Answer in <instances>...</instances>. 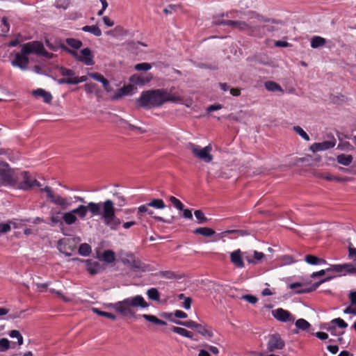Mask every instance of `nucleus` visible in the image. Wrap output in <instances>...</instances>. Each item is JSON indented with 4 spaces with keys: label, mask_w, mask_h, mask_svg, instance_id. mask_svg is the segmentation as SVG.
Masks as SVG:
<instances>
[{
    "label": "nucleus",
    "mask_w": 356,
    "mask_h": 356,
    "mask_svg": "<svg viewBox=\"0 0 356 356\" xmlns=\"http://www.w3.org/2000/svg\"><path fill=\"white\" fill-rule=\"evenodd\" d=\"M23 181L21 183V188L28 190L33 186L40 187V183L34 177H31L29 172H23Z\"/></svg>",
    "instance_id": "nucleus-17"
},
{
    "label": "nucleus",
    "mask_w": 356,
    "mask_h": 356,
    "mask_svg": "<svg viewBox=\"0 0 356 356\" xmlns=\"http://www.w3.org/2000/svg\"><path fill=\"white\" fill-rule=\"evenodd\" d=\"M275 46L277 47H291V44L286 41L277 40L275 42Z\"/></svg>",
    "instance_id": "nucleus-64"
},
{
    "label": "nucleus",
    "mask_w": 356,
    "mask_h": 356,
    "mask_svg": "<svg viewBox=\"0 0 356 356\" xmlns=\"http://www.w3.org/2000/svg\"><path fill=\"white\" fill-rule=\"evenodd\" d=\"M65 42L74 49H79L83 46V42L80 40L72 38H66Z\"/></svg>",
    "instance_id": "nucleus-38"
},
{
    "label": "nucleus",
    "mask_w": 356,
    "mask_h": 356,
    "mask_svg": "<svg viewBox=\"0 0 356 356\" xmlns=\"http://www.w3.org/2000/svg\"><path fill=\"white\" fill-rule=\"evenodd\" d=\"M134 68L138 71H147L152 68V65L148 63H141L136 64Z\"/></svg>",
    "instance_id": "nucleus-53"
},
{
    "label": "nucleus",
    "mask_w": 356,
    "mask_h": 356,
    "mask_svg": "<svg viewBox=\"0 0 356 356\" xmlns=\"http://www.w3.org/2000/svg\"><path fill=\"white\" fill-rule=\"evenodd\" d=\"M337 326L339 328H346L348 327V324L342 318H337L332 320L330 323H324L321 326V328L329 332H332V330Z\"/></svg>",
    "instance_id": "nucleus-19"
},
{
    "label": "nucleus",
    "mask_w": 356,
    "mask_h": 356,
    "mask_svg": "<svg viewBox=\"0 0 356 356\" xmlns=\"http://www.w3.org/2000/svg\"><path fill=\"white\" fill-rule=\"evenodd\" d=\"M293 130L305 140L309 141L310 140L308 134L300 126L293 127Z\"/></svg>",
    "instance_id": "nucleus-46"
},
{
    "label": "nucleus",
    "mask_w": 356,
    "mask_h": 356,
    "mask_svg": "<svg viewBox=\"0 0 356 356\" xmlns=\"http://www.w3.org/2000/svg\"><path fill=\"white\" fill-rule=\"evenodd\" d=\"M326 43V40L321 36H314L311 40V47L314 49L323 46Z\"/></svg>",
    "instance_id": "nucleus-32"
},
{
    "label": "nucleus",
    "mask_w": 356,
    "mask_h": 356,
    "mask_svg": "<svg viewBox=\"0 0 356 356\" xmlns=\"http://www.w3.org/2000/svg\"><path fill=\"white\" fill-rule=\"evenodd\" d=\"M183 97L172 93V90L155 89L143 91L136 100V105L140 108H152L161 106L166 102H181Z\"/></svg>",
    "instance_id": "nucleus-2"
},
{
    "label": "nucleus",
    "mask_w": 356,
    "mask_h": 356,
    "mask_svg": "<svg viewBox=\"0 0 356 356\" xmlns=\"http://www.w3.org/2000/svg\"><path fill=\"white\" fill-rule=\"evenodd\" d=\"M59 71H60V73L61 74V75H63V76H69L68 78L75 77L74 72L72 71V70L67 69L65 67H60Z\"/></svg>",
    "instance_id": "nucleus-48"
},
{
    "label": "nucleus",
    "mask_w": 356,
    "mask_h": 356,
    "mask_svg": "<svg viewBox=\"0 0 356 356\" xmlns=\"http://www.w3.org/2000/svg\"><path fill=\"white\" fill-rule=\"evenodd\" d=\"M284 341L280 335H270L267 343V349L269 352H275L284 348Z\"/></svg>",
    "instance_id": "nucleus-12"
},
{
    "label": "nucleus",
    "mask_w": 356,
    "mask_h": 356,
    "mask_svg": "<svg viewBox=\"0 0 356 356\" xmlns=\"http://www.w3.org/2000/svg\"><path fill=\"white\" fill-rule=\"evenodd\" d=\"M42 192L46 193L47 197L54 204L60 207L63 209H66L71 206V203L68 200L59 195H54L51 187L46 186L41 188Z\"/></svg>",
    "instance_id": "nucleus-10"
},
{
    "label": "nucleus",
    "mask_w": 356,
    "mask_h": 356,
    "mask_svg": "<svg viewBox=\"0 0 356 356\" xmlns=\"http://www.w3.org/2000/svg\"><path fill=\"white\" fill-rule=\"evenodd\" d=\"M10 25L6 17H3L1 19V31L3 33H7L9 31Z\"/></svg>",
    "instance_id": "nucleus-54"
},
{
    "label": "nucleus",
    "mask_w": 356,
    "mask_h": 356,
    "mask_svg": "<svg viewBox=\"0 0 356 356\" xmlns=\"http://www.w3.org/2000/svg\"><path fill=\"white\" fill-rule=\"evenodd\" d=\"M11 229L10 222H2L0 223V234H6Z\"/></svg>",
    "instance_id": "nucleus-58"
},
{
    "label": "nucleus",
    "mask_w": 356,
    "mask_h": 356,
    "mask_svg": "<svg viewBox=\"0 0 356 356\" xmlns=\"http://www.w3.org/2000/svg\"><path fill=\"white\" fill-rule=\"evenodd\" d=\"M117 123L123 129L130 130V131H137L140 134H144L146 132L145 129H143V128L140 127H137L136 125H134L131 123H129L126 120L119 118V119L117 121Z\"/></svg>",
    "instance_id": "nucleus-21"
},
{
    "label": "nucleus",
    "mask_w": 356,
    "mask_h": 356,
    "mask_svg": "<svg viewBox=\"0 0 356 356\" xmlns=\"http://www.w3.org/2000/svg\"><path fill=\"white\" fill-rule=\"evenodd\" d=\"M248 16L247 21H238V20H227L226 26H231L233 29H236L240 31L245 32L248 35L251 36L252 19H256L258 23L261 22H274L273 19H268L257 12L250 10L248 13H244Z\"/></svg>",
    "instance_id": "nucleus-3"
},
{
    "label": "nucleus",
    "mask_w": 356,
    "mask_h": 356,
    "mask_svg": "<svg viewBox=\"0 0 356 356\" xmlns=\"http://www.w3.org/2000/svg\"><path fill=\"white\" fill-rule=\"evenodd\" d=\"M173 322L177 325H184L194 330L198 334H212V328L206 323H197L193 321H181L175 320Z\"/></svg>",
    "instance_id": "nucleus-9"
},
{
    "label": "nucleus",
    "mask_w": 356,
    "mask_h": 356,
    "mask_svg": "<svg viewBox=\"0 0 356 356\" xmlns=\"http://www.w3.org/2000/svg\"><path fill=\"white\" fill-rule=\"evenodd\" d=\"M102 259L108 264L113 263L115 259V252L111 250H105L102 255Z\"/></svg>",
    "instance_id": "nucleus-34"
},
{
    "label": "nucleus",
    "mask_w": 356,
    "mask_h": 356,
    "mask_svg": "<svg viewBox=\"0 0 356 356\" xmlns=\"http://www.w3.org/2000/svg\"><path fill=\"white\" fill-rule=\"evenodd\" d=\"M142 316L146 321H147L154 325H161V326L166 325V323L164 321L158 318L156 316H155L154 315L143 314Z\"/></svg>",
    "instance_id": "nucleus-31"
},
{
    "label": "nucleus",
    "mask_w": 356,
    "mask_h": 356,
    "mask_svg": "<svg viewBox=\"0 0 356 356\" xmlns=\"http://www.w3.org/2000/svg\"><path fill=\"white\" fill-rule=\"evenodd\" d=\"M334 336L336 338L335 339H329V342H336L341 345L346 343L343 338L341 335H334Z\"/></svg>",
    "instance_id": "nucleus-63"
},
{
    "label": "nucleus",
    "mask_w": 356,
    "mask_h": 356,
    "mask_svg": "<svg viewBox=\"0 0 356 356\" xmlns=\"http://www.w3.org/2000/svg\"><path fill=\"white\" fill-rule=\"evenodd\" d=\"M265 88H266V90H268V91H271V92H276V91H279L281 92H284L283 89L278 83H277L274 81H266L265 83Z\"/></svg>",
    "instance_id": "nucleus-33"
},
{
    "label": "nucleus",
    "mask_w": 356,
    "mask_h": 356,
    "mask_svg": "<svg viewBox=\"0 0 356 356\" xmlns=\"http://www.w3.org/2000/svg\"><path fill=\"white\" fill-rule=\"evenodd\" d=\"M133 90V86L129 85L127 86H124L118 90V94H116L114 97V99H118L121 97L123 95H126L129 94Z\"/></svg>",
    "instance_id": "nucleus-43"
},
{
    "label": "nucleus",
    "mask_w": 356,
    "mask_h": 356,
    "mask_svg": "<svg viewBox=\"0 0 356 356\" xmlns=\"http://www.w3.org/2000/svg\"><path fill=\"white\" fill-rule=\"evenodd\" d=\"M148 205L151 207H154L157 209H163L165 207V204L161 199H153L152 201L148 202Z\"/></svg>",
    "instance_id": "nucleus-42"
},
{
    "label": "nucleus",
    "mask_w": 356,
    "mask_h": 356,
    "mask_svg": "<svg viewBox=\"0 0 356 356\" xmlns=\"http://www.w3.org/2000/svg\"><path fill=\"white\" fill-rule=\"evenodd\" d=\"M335 276L327 277L325 279L320 280L319 282L314 283L311 287L305 288L301 290L297 291V293H309L311 291H315L321 284H323L325 282L330 281L331 279H332Z\"/></svg>",
    "instance_id": "nucleus-26"
},
{
    "label": "nucleus",
    "mask_w": 356,
    "mask_h": 356,
    "mask_svg": "<svg viewBox=\"0 0 356 356\" xmlns=\"http://www.w3.org/2000/svg\"><path fill=\"white\" fill-rule=\"evenodd\" d=\"M32 44L37 49V51H34V54L38 56H42L47 58H52L54 57V54L52 53H49L44 49L43 44L40 41H32Z\"/></svg>",
    "instance_id": "nucleus-22"
},
{
    "label": "nucleus",
    "mask_w": 356,
    "mask_h": 356,
    "mask_svg": "<svg viewBox=\"0 0 356 356\" xmlns=\"http://www.w3.org/2000/svg\"><path fill=\"white\" fill-rule=\"evenodd\" d=\"M33 94L35 97H42L45 103H50L52 100V95H51V93L47 91H45L42 88H38L37 90H33Z\"/></svg>",
    "instance_id": "nucleus-25"
},
{
    "label": "nucleus",
    "mask_w": 356,
    "mask_h": 356,
    "mask_svg": "<svg viewBox=\"0 0 356 356\" xmlns=\"http://www.w3.org/2000/svg\"><path fill=\"white\" fill-rule=\"evenodd\" d=\"M63 214L60 211L53 213L51 216V222L53 225L62 224V217L60 215Z\"/></svg>",
    "instance_id": "nucleus-50"
},
{
    "label": "nucleus",
    "mask_w": 356,
    "mask_h": 356,
    "mask_svg": "<svg viewBox=\"0 0 356 356\" xmlns=\"http://www.w3.org/2000/svg\"><path fill=\"white\" fill-rule=\"evenodd\" d=\"M305 261L311 265H318L321 264H325L326 261L323 259L317 257L312 254H307L305 257Z\"/></svg>",
    "instance_id": "nucleus-30"
},
{
    "label": "nucleus",
    "mask_w": 356,
    "mask_h": 356,
    "mask_svg": "<svg viewBox=\"0 0 356 356\" xmlns=\"http://www.w3.org/2000/svg\"><path fill=\"white\" fill-rule=\"evenodd\" d=\"M147 295L150 300L154 301H159L160 300V293L156 288H151L148 289Z\"/></svg>",
    "instance_id": "nucleus-41"
},
{
    "label": "nucleus",
    "mask_w": 356,
    "mask_h": 356,
    "mask_svg": "<svg viewBox=\"0 0 356 356\" xmlns=\"http://www.w3.org/2000/svg\"><path fill=\"white\" fill-rule=\"evenodd\" d=\"M37 51V49L32 44V42L25 43L22 45V49L15 56V59L11 61L13 67H17L22 70L28 69L29 58L28 56Z\"/></svg>",
    "instance_id": "nucleus-5"
},
{
    "label": "nucleus",
    "mask_w": 356,
    "mask_h": 356,
    "mask_svg": "<svg viewBox=\"0 0 356 356\" xmlns=\"http://www.w3.org/2000/svg\"><path fill=\"white\" fill-rule=\"evenodd\" d=\"M88 76L100 83H102L103 81H104V79H106L103 75L97 72L88 73Z\"/></svg>",
    "instance_id": "nucleus-57"
},
{
    "label": "nucleus",
    "mask_w": 356,
    "mask_h": 356,
    "mask_svg": "<svg viewBox=\"0 0 356 356\" xmlns=\"http://www.w3.org/2000/svg\"><path fill=\"white\" fill-rule=\"evenodd\" d=\"M269 19L275 22L258 23L256 19H252V27L254 28H252V30H254V31H252V32H251V36L262 38L264 37L267 32L272 33L274 31H277L280 29L277 25L281 24L282 22L273 18Z\"/></svg>",
    "instance_id": "nucleus-6"
},
{
    "label": "nucleus",
    "mask_w": 356,
    "mask_h": 356,
    "mask_svg": "<svg viewBox=\"0 0 356 356\" xmlns=\"http://www.w3.org/2000/svg\"><path fill=\"white\" fill-rule=\"evenodd\" d=\"M231 262L238 268H243L245 264L243 260L242 251L240 249L236 250L230 253Z\"/></svg>",
    "instance_id": "nucleus-20"
},
{
    "label": "nucleus",
    "mask_w": 356,
    "mask_h": 356,
    "mask_svg": "<svg viewBox=\"0 0 356 356\" xmlns=\"http://www.w3.org/2000/svg\"><path fill=\"white\" fill-rule=\"evenodd\" d=\"M170 202L173 204V206L177 208L178 210H184V204L178 200L177 197L174 196H170L169 198Z\"/></svg>",
    "instance_id": "nucleus-49"
},
{
    "label": "nucleus",
    "mask_w": 356,
    "mask_h": 356,
    "mask_svg": "<svg viewBox=\"0 0 356 356\" xmlns=\"http://www.w3.org/2000/svg\"><path fill=\"white\" fill-rule=\"evenodd\" d=\"M113 195L115 198L117 204L119 207H123L126 204L125 197L122 195H121L120 193H114L113 194Z\"/></svg>",
    "instance_id": "nucleus-47"
},
{
    "label": "nucleus",
    "mask_w": 356,
    "mask_h": 356,
    "mask_svg": "<svg viewBox=\"0 0 356 356\" xmlns=\"http://www.w3.org/2000/svg\"><path fill=\"white\" fill-rule=\"evenodd\" d=\"M111 306L116 312L124 316H133L134 315V312L131 309V307L146 308L149 305L144 300L143 296H136L134 297L125 298L124 300L119 301L115 304H112Z\"/></svg>",
    "instance_id": "nucleus-4"
},
{
    "label": "nucleus",
    "mask_w": 356,
    "mask_h": 356,
    "mask_svg": "<svg viewBox=\"0 0 356 356\" xmlns=\"http://www.w3.org/2000/svg\"><path fill=\"white\" fill-rule=\"evenodd\" d=\"M264 257V254L260 252H257L254 250L253 252V257L252 259L255 260V264H257L259 261L262 259Z\"/></svg>",
    "instance_id": "nucleus-61"
},
{
    "label": "nucleus",
    "mask_w": 356,
    "mask_h": 356,
    "mask_svg": "<svg viewBox=\"0 0 356 356\" xmlns=\"http://www.w3.org/2000/svg\"><path fill=\"white\" fill-rule=\"evenodd\" d=\"M92 252L91 247L88 243H82L79 248V253L84 257L88 256Z\"/></svg>",
    "instance_id": "nucleus-40"
},
{
    "label": "nucleus",
    "mask_w": 356,
    "mask_h": 356,
    "mask_svg": "<svg viewBox=\"0 0 356 356\" xmlns=\"http://www.w3.org/2000/svg\"><path fill=\"white\" fill-rule=\"evenodd\" d=\"M85 90L87 93L92 94L95 93L97 95L99 93V88L98 86L95 83H87L84 85Z\"/></svg>",
    "instance_id": "nucleus-39"
},
{
    "label": "nucleus",
    "mask_w": 356,
    "mask_h": 356,
    "mask_svg": "<svg viewBox=\"0 0 356 356\" xmlns=\"http://www.w3.org/2000/svg\"><path fill=\"white\" fill-rule=\"evenodd\" d=\"M272 314L275 318L281 322H292L295 320L293 316L289 311L282 308L273 310Z\"/></svg>",
    "instance_id": "nucleus-16"
},
{
    "label": "nucleus",
    "mask_w": 356,
    "mask_h": 356,
    "mask_svg": "<svg viewBox=\"0 0 356 356\" xmlns=\"http://www.w3.org/2000/svg\"><path fill=\"white\" fill-rule=\"evenodd\" d=\"M348 257L356 262V248L351 246L348 247Z\"/></svg>",
    "instance_id": "nucleus-62"
},
{
    "label": "nucleus",
    "mask_w": 356,
    "mask_h": 356,
    "mask_svg": "<svg viewBox=\"0 0 356 356\" xmlns=\"http://www.w3.org/2000/svg\"><path fill=\"white\" fill-rule=\"evenodd\" d=\"M186 149L190 150L193 155L199 160L207 163L213 161V156L211 154L213 149L211 144L204 147H202L193 143H188L186 144Z\"/></svg>",
    "instance_id": "nucleus-7"
},
{
    "label": "nucleus",
    "mask_w": 356,
    "mask_h": 356,
    "mask_svg": "<svg viewBox=\"0 0 356 356\" xmlns=\"http://www.w3.org/2000/svg\"><path fill=\"white\" fill-rule=\"evenodd\" d=\"M67 53L70 54L77 61L81 62L86 65H93L95 64L93 55L91 50L86 47L81 50L80 54L73 49H67Z\"/></svg>",
    "instance_id": "nucleus-8"
},
{
    "label": "nucleus",
    "mask_w": 356,
    "mask_h": 356,
    "mask_svg": "<svg viewBox=\"0 0 356 356\" xmlns=\"http://www.w3.org/2000/svg\"><path fill=\"white\" fill-rule=\"evenodd\" d=\"M57 247L60 252L64 254L67 257L72 255L73 249L68 245L65 239H60L57 243Z\"/></svg>",
    "instance_id": "nucleus-24"
},
{
    "label": "nucleus",
    "mask_w": 356,
    "mask_h": 356,
    "mask_svg": "<svg viewBox=\"0 0 356 356\" xmlns=\"http://www.w3.org/2000/svg\"><path fill=\"white\" fill-rule=\"evenodd\" d=\"M336 145V139L332 136L329 140H325L321 143H315L310 147V150L314 153L327 150L334 147Z\"/></svg>",
    "instance_id": "nucleus-15"
},
{
    "label": "nucleus",
    "mask_w": 356,
    "mask_h": 356,
    "mask_svg": "<svg viewBox=\"0 0 356 356\" xmlns=\"http://www.w3.org/2000/svg\"><path fill=\"white\" fill-rule=\"evenodd\" d=\"M353 159V156L350 154H341L337 157V162L345 166L349 165L352 163Z\"/></svg>",
    "instance_id": "nucleus-28"
},
{
    "label": "nucleus",
    "mask_w": 356,
    "mask_h": 356,
    "mask_svg": "<svg viewBox=\"0 0 356 356\" xmlns=\"http://www.w3.org/2000/svg\"><path fill=\"white\" fill-rule=\"evenodd\" d=\"M179 6L178 5H173V4H170L168 5L166 8H165L163 9V13L165 14V15H170V14H172L174 12H176L177 10V9L179 8Z\"/></svg>",
    "instance_id": "nucleus-56"
},
{
    "label": "nucleus",
    "mask_w": 356,
    "mask_h": 356,
    "mask_svg": "<svg viewBox=\"0 0 356 356\" xmlns=\"http://www.w3.org/2000/svg\"><path fill=\"white\" fill-rule=\"evenodd\" d=\"M0 178L4 183L8 184L14 182L13 171L6 162H0Z\"/></svg>",
    "instance_id": "nucleus-14"
},
{
    "label": "nucleus",
    "mask_w": 356,
    "mask_h": 356,
    "mask_svg": "<svg viewBox=\"0 0 356 356\" xmlns=\"http://www.w3.org/2000/svg\"><path fill=\"white\" fill-rule=\"evenodd\" d=\"M152 79V76L149 74V76H146V77H143L142 76H136V75H134L131 80L134 82L136 84H140V85H144L146 83H148L151 81V79Z\"/></svg>",
    "instance_id": "nucleus-37"
},
{
    "label": "nucleus",
    "mask_w": 356,
    "mask_h": 356,
    "mask_svg": "<svg viewBox=\"0 0 356 356\" xmlns=\"http://www.w3.org/2000/svg\"><path fill=\"white\" fill-rule=\"evenodd\" d=\"M82 31H83L85 32L90 33L97 37L102 35L101 29L97 26H95V25L85 26L82 28Z\"/></svg>",
    "instance_id": "nucleus-35"
},
{
    "label": "nucleus",
    "mask_w": 356,
    "mask_h": 356,
    "mask_svg": "<svg viewBox=\"0 0 356 356\" xmlns=\"http://www.w3.org/2000/svg\"><path fill=\"white\" fill-rule=\"evenodd\" d=\"M73 260L86 264L87 271L92 275L98 274L104 270V267H103L98 261L92 259H81L76 258Z\"/></svg>",
    "instance_id": "nucleus-11"
},
{
    "label": "nucleus",
    "mask_w": 356,
    "mask_h": 356,
    "mask_svg": "<svg viewBox=\"0 0 356 356\" xmlns=\"http://www.w3.org/2000/svg\"><path fill=\"white\" fill-rule=\"evenodd\" d=\"M159 276L167 279H176L177 278L175 273L171 270H163L159 273Z\"/></svg>",
    "instance_id": "nucleus-51"
},
{
    "label": "nucleus",
    "mask_w": 356,
    "mask_h": 356,
    "mask_svg": "<svg viewBox=\"0 0 356 356\" xmlns=\"http://www.w3.org/2000/svg\"><path fill=\"white\" fill-rule=\"evenodd\" d=\"M150 205H148V203L147 204H143V205H140L138 208V218H140L141 216L143 214V213H147L148 215L151 216L153 218H154L155 220H158V221H161V222H166V223H168V224H170L173 222V220H174V217H172L171 220H165L163 218L161 217V216H154V211L149 209Z\"/></svg>",
    "instance_id": "nucleus-13"
},
{
    "label": "nucleus",
    "mask_w": 356,
    "mask_h": 356,
    "mask_svg": "<svg viewBox=\"0 0 356 356\" xmlns=\"http://www.w3.org/2000/svg\"><path fill=\"white\" fill-rule=\"evenodd\" d=\"M92 312L99 316H104V317H106L108 318H111L112 320H115L117 318L116 316L114 315L113 314L101 311L98 308H92Z\"/></svg>",
    "instance_id": "nucleus-44"
},
{
    "label": "nucleus",
    "mask_w": 356,
    "mask_h": 356,
    "mask_svg": "<svg viewBox=\"0 0 356 356\" xmlns=\"http://www.w3.org/2000/svg\"><path fill=\"white\" fill-rule=\"evenodd\" d=\"M194 233L204 236H211L215 234V231L209 227H199L194 230Z\"/></svg>",
    "instance_id": "nucleus-36"
},
{
    "label": "nucleus",
    "mask_w": 356,
    "mask_h": 356,
    "mask_svg": "<svg viewBox=\"0 0 356 356\" xmlns=\"http://www.w3.org/2000/svg\"><path fill=\"white\" fill-rule=\"evenodd\" d=\"M241 299L245 300L252 304H255L258 300L256 296L250 294L243 295L241 297Z\"/></svg>",
    "instance_id": "nucleus-59"
},
{
    "label": "nucleus",
    "mask_w": 356,
    "mask_h": 356,
    "mask_svg": "<svg viewBox=\"0 0 356 356\" xmlns=\"http://www.w3.org/2000/svg\"><path fill=\"white\" fill-rule=\"evenodd\" d=\"M194 214H195V218L198 220V223H200V224L204 223L208 220V219L207 218V217L204 216V213L201 210L195 211Z\"/></svg>",
    "instance_id": "nucleus-52"
},
{
    "label": "nucleus",
    "mask_w": 356,
    "mask_h": 356,
    "mask_svg": "<svg viewBox=\"0 0 356 356\" xmlns=\"http://www.w3.org/2000/svg\"><path fill=\"white\" fill-rule=\"evenodd\" d=\"M10 348V341L5 338L0 339V352L6 351Z\"/></svg>",
    "instance_id": "nucleus-55"
},
{
    "label": "nucleus",
    "mask_w": 356,
    "mask_h": 356,
    "mask_svg": "<svg viewBox=\"0 0 356 356\" xmlns=\"http://www.w3.org/2000/svg\"><path fill=\"white\" fill-rule=\"evenodd\" d=\"M242 254H243V259H246V261L249 264H255V260L252 259V257L251 256L250 252H242Z\"/></svg>",
    "instance_id": "nucleus-60"
},
{
    "label": "nucleus",
    "mask_w": 356,
    "mask_h": 356,
    "mask_svg": "<svg viewBox=\"0 0 356 356\" xmlns=\"http://www.w3.org/2000/svg\"><path fill=\"white\" fill-rule=\"evenodd\" d=\"M335 276L327 277L325 279L320 280L319 282L314 283L311 287L305 288L301 290L297 291V293H309L311 291H315L321 284H323L325 282L330 281L331 279H332Z\"/></svg>",
    "instance_id": "nucleus-27"
},
{
    "label": "nucleus",
    "mask_w": 356,
    "mask_h": 356,
    "mask_svg": "<svg viewBox=\"0 0 356 356\" xmlns=\"http://www.w3.org/2000/svg\"><path fill=\"white\" fill-rule=\"evenodd\" d=\"M349 263L343 264H334L331 265L328 268L326 269L327 272H336L340 275H345L348 274Z\"/></svg>",
    "instance_id": "nucleus-23"
},
{
    "label": "nucleus",
    "mask_w": 356,
    "mask_h": 356,
    "mask_svg": "<svg viewBox=\"0 0 356 356\" xmlns=\"http://www.w3.org/2000/svg\"><path fill=\"white\" fill-rule=\"evenodd\" d=\"M296 327L302 332H309L311 324L304 318H299L296 321Z\"/></svg>",
    "instance_id": "nucleus-29"
},
{
    "label": "nucleus",
    "mask_w": 356,
    "mask_h": 356,
    "mask_svg": "<svg viewBox=\"0 0 356 356\" xmlns=\"http://www.w3.org/2000/svg\"><path fill=\"white\" fill-rule=\"evenodd\" d=\"M167 332H173L176 334H191L188 330L184 328L170 325L166 330Z\"/></svg>",
    "instance_id": "nucleus-45"
},
{
    "label": "nucleus",
    "mask_w": 356,
    "mask_h": 356,
    "mask_svg": "<svg viewBox=\"0 0 356 356\" xmlns=\"http://www.w3.org/2000/svg\"><path fill=\"white\" fill-rule=\"evenodd\" d=\"M92 216H101L104 225L111 230H118L122 223L121 220L115 215V204L111 200H106L103 202H90L87 205L80 204L78 207L63 213L62 219L67 225L74 224L78 218L84 219L88 212Z\"/></svg>",
    "instance_id": "nucleus-1"
},
{
    "label": "nucleus",
    "mask_w": 356,
    "mask_h": 356,
    "mask_svg": "<svg viewBox=\"0 0 356 356\" xmlns=\"http://www.w3.org/2000/svg\"><path fill=\"white\" fill-rule=\"evenodd\" d=\"M45 44L47 47L54 51H58L59 49L64 50L67 52V49H70L69 47L65 46L62 40L59 38H56L54 40L52 39H46Z\"/></svg>",
    "instance_id": "nucleus-18"
}]
</instances>
